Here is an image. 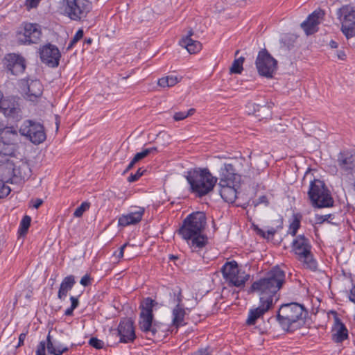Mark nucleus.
Segmentation results:
<instances>
[{"instance_id": "11", "label": "nucleus", "mask_w": 355, "mask_h": 355, "mask_svg": "<svg viewBox=\"0 0 355 355\" xmlns=\"http://www.w3.org/2000/svg\"><path fill=\"white\" fill-rule=\"evenodd\" d=\"M258 73L267 78H271L277 69V61L266 49L259 51L256 61Z\"/></svg>"}, {"instance_id": "39", "label": "nucleus", "mask_w": 355, "mask_h": 355, "mask_svg": "<svg viewBox=\"0 0 355 355\" xmlns=\"http://www.w3.org/2000/svg\"><path fill=\"white\" fill-rule=\"evenodd\" d=\"M196 112L194 108L189 109L187 112H178L173 115V119L176 121L183 120L187 117L193 115Z\"/></svg>"}, {"instance_id": "3", "label": "nucleus", "mask_w": 355, "mask_h": 355, "mask_svg": "<svg viewBox=\"0 0 355 355\" xmlns=\"http://www.w3.org/2000/svg\"><path fill=\"white\" fill-rule=\"evenodd\" d=\"M307 311L304 305L291 302L282 304L277 314V320L286 331H293L304 323Z\"/></svg>"}, {"instance_id": "22", "label": "nucleus", "mask_w": 355, "mask_h": 355, "mask_svg": "<svg viewBox=\"0 0 355 355\" xmlns=\"http://www.w3.org/2000/svg\"><path fill=\"white\" fill-rule=\"evenodd\" d=\"M0 140L8 144H12L17 148L18 133L13 127H4L3 123H0Z\"/></svg>"}, {"instance_id": "56", "label": "nucleus", "mask_w": 355, "mask_h": 355, "mask_svg": "<svg viewBox=\"0 0 355 355\" xmlns=\"http://www.w3.org/2000/svg\"><path fill=\"white\" fill-rule=\"evenodd\" d=\"M137 162L133 158L130 162L129 163V164L128 165V166L126 167V168L125 169V171H123V173H126L127 172H128L130 169H132L133 168V166H135V164L137 163Z\"/></svg>"}, {"instance_id": "29", "label": "nucleus", "mask_w": 355, "mask_h": 355, "mask_svg": "<svg viewBox=\"0 0 355 355\" xmlns=\"http://www.w3.org/2000/svg\"><path fill=\"white\" fill-rule=\"evenodd\" d=\"M335 321L337 330L336 332L333 334L332 339L334 342L340 343L348 338V330L340 319L336 318Z\"/></svg>"}, {"instance_id": "54", "label": "nucleus", "mask_w": 355, "mask_h": 355, "mask_svg": "<svg viewBox=\"0 0 355 355\" xmlns=\"http://www.w3.org/2000/svg\"><path fill=\"white\" fill-rule=\"evenodd\" d=\"M33 207L35 209H38L43 203V200L40 198H36L32 200Z\"/></svg>"}, {"instance_id": "33", "label": "nucleus", "mask_w": 355, "mask_h": 355, "mask_svg": "<svg viewBox=\"0 0 355 355\" xmlns=\"http://www.w3.org/2000/svg\"><path fill=\"white\" fill-rule=\"evenodd\" d=\"M17 148L12 144H8L0 140V155L3 156H14Z\"/></svg>"}, {"instance_id": "62", "label": "nucleus", "mask_w": 355, "mask_h": 355, "mask_svg": "<svg viewBox=\"0 0 355 355\" xmlns=\"http://www.w3.org/2000/svg\"><path fill=\"white\" fill-rule=\"evenodd\" d=\"M329 45L333 49H336L338 47V43L334 40L330 42Z\"/></svg>"}, {"instance_id": "57", "label": "nucleus", "mask_w": 355, "mask_h": 355, "mask_svg": "<svg viewBox=\"0 0 355 355\" xmlns=\"http://www.w3.org/2000/svg\"><path fill=\"white\" fill-rule=\"evenodd\" d=\"M254 230L258 235H259L261 237L265 239V237H266V232L265 231H263L262 229L259 228L258 226L254 227Z\"/></svg>"}, {"instance_id": "8", "label": "nucleus", "mask_w": 355, "mask_h": 355, "mask_svg": "<svg viewBox=\"0 0 355 355\" xmlns=\"http://www.w3.org/2000/svg\"><path fill=\"white\" fill-rule=\"evenodd\" d=\"M31 175V169L26 162H21L19 166L10 160L0 162V180L9 182H12L14 178L25 180Z\"/></svg>"}, {"instance_id": "42", "label": "nucleus", "mask_w": 355, "mask_h": 355, "mask_svg": "<svg viewBox=\"0 0 355 355\" xmlns=\"http://www.w3.org/2000/svg\"><path fill=\"white\" fill-rule=\"evenodd\" d=\"M89 345L96 349H101L105 347L104 342L96 337H92L89 340Z\"/></svg>"}, {"instance_id": "2", "label": "nucleus", "mask_w": 355, "mask_h": 355, "mask_svg": "<svg viewBox=\"0 0 355 355\" xmlns=\"http://www.w3.org/2000/svg\"><path fill=\"white\" fill-rule=\"evenodd\" d=\"M206 220L203 212L192 213L186 217L178 231L184 239L191 241L189 245L193 252L204 248L207 243V237L202 234L207 224Z\"/></svg>"}, {"instance_id": "1", "label": "nucleus", "mask_w": 355, "mask_h": 355, "mask_svg": "<svg viewBox=\"0 0 355 355\" xmlns=\"http://www.w3.org/2000/svg\"><path fill=\"white\" fill-rule=\"evenodd\" d=\"M285 278V272L278 266H275L265 277L252 284L248 293H257L259 295V305L249 310L245 320L248 326L254 325L279 300L278 291L283 286Z\"/></svg>"}, {"instance_id": "51", "label": "nucleus", "mask_w": 355, "mask_h": 355, "mask_svg": "<svg viewBox=\"0 0 355 355\" xmlns=\"http://www.w3.org/2000/svg\"><path fill=\"white\" fill-rule=\"evenodd\" d=\"M70 301L71 302V307L76 309L79 305V300L78 297L71 296Z\"/></svg>"}, {"instance_id": "13", "label": "nucleus", "mask_w": 355, "mask_h": 355, "mask_svg": "<svg viewBox=\"0 0 355 355\" xmlns=\"http://www.w3.org/2000/svg\"><path fill=\"white\" fill-rule=\"evenodd\" d=\"M19 132L34 144H40L46 138L43 125L32 120H26L21 125Z\"/></svg>"}, {"instance_id": "9", "label": "nucleus", "mask_w": 355, "mask_h": 355, "mask_svg": "<svg viewBox=\"0 0 355 355\" xmlns=\"http://www.w3.org/2000/svg\"><path fill=\"white\" fill-rule=\"evenodd\" d=\"M62 9L65 16L73 21H81L92 9L89 0H62Z\"/></svg>"}, {"instance_id": "27", "label": "nucleus", "mask_w": 355, "mask_h": 355, "mask_svg": "<svg viewBox=\"0 0 355 355\" xmlns=\"http://www.w3.org/2000/svg\"><path fill=\"white\" fill-rule=\"evenodd\" d=\"M46 349L48 353L51 355H62L69 350L67 346L61 344L55 345L51 340L50 332L46 337Z\"/></svg>"}, {"instance_id": "7", "label": "nucleus", "mask_w": 355, "mask_h": 355, "mask_svg": "<svg viewBox=\"0 0 355 355\" xmlns=\"http://www.w3.org/2000/svg\"><path fill=\"white\" fill-rule=\"evenodd\" d=\"M136 339L134 323L130 318L121 320L116 329H111L107 342L110 345L118 343H131Z\"/></svg>"}, {"instance_id": "36", "label": "nucleus", "mask_w": 355, "mask_h": 355, "mask_svg": "<svg viewBox=\"0 0 355 355\" xmlns=\"http://www.w3.org/2000/svg\"><path fill=\"white\" fill-rule=\"evenodd\" d=\"M31 217L28 216V215H25L21 222H20V224H19V229H18V234H19V236H25L27 232H28V230L30 227V225H31Z\"/></svg>"}, {"instance_id": "6", "label": "nucleus", "mask_w": 355, "mask_h": 355, "mask_svg": "<svg viewBox=\"0 0 355 355\" xmlns=\"http://www.w3.org/2000/svg\"><path fill=\"white\" fill-rule=\"evenodd\" d=\"M292 250L298 257V260L303 262L304 266L312 271L318 268L317 261L311 252L310 241L304 234H300L292 242Z\"/></svg>"}, {"instance_id": "59", "label": "nucleus", "mask_w": 355, "mask_h": 355, "mask_svg": "<svg viewBox=\"0 0 355 355\" xmlns=\"http://www.w3.org/2000/svg\"><path fill=\"white\" fill-rule=\"evenodd\" d=\"M338 59L345 60L346 59V54L344 51H338L336 53Z\"/></svg>"}, {"instance_id": "30", "label": "nucleus", "mask_w": 355, "mask_h": 355, "mask_svg": "<svg viewBox=\"0 0 355 355\" xmlns=\"http://www.w3.org/2000/svg\"><path fill=\"white\" fill-rule=\"evenodd\" d=\"M168 331L166 324L154 322L153 326L147 337L150 340L160 339L162 336H165V333Z\"/></svg>"}, {"instance_id": "41", "label": "nucleus", "mask_w": 355, "mask_h": 355, "mask_svg": "<svg viewBox=\"0 0 355 355\" xmlns=\"http://www.w3.org/2000/svg\"><path fill=\"white\" fill-rule=\"evenodd\" d=\"M84 35V32L83 29H79L73 36V37L70 41L68 46L67 50H69L73 47V46L80 40L83 38Z\"/></svg>"}, {"instance_id": "18", "label": "nucleus", "mask_w": 355, "mask_h": 355, "mask_svg": "<svg viewBox=\"0 0 355 355\" xmlns=\"http://www.w3.org/2000/svg\"><path fill=\"white\" fill-rule=\"evenodd\" d=\"M324 16V12L321 10H315L310 14L306 19L301 24V28L306 35H312L318 31V25L320 24V19Z\"/></svg>"}, {"instance_id": "28", "label": "nucleus", "mask_w": 355, "mask_h": 355, "mask_svg": "<svg viewBox=\"0 0 355 355\" xmlns=\"http://www.w3.org/2000/svg\"><path fill=\"white\" fill-rule=\"evenodd\" d=\"M153 315L140 313L139 320V329L146 334V337L153 326Z\"/></svg>"}, {"instance_id": "15", "label": "nucleus", "mask_w": 355, "mask_h": 355, "mask_svg": "<svg viewBox=\"0 0 355 355\" xmlns=\"http://www.w3.org/2000/svg\"><path fill=\"white\" fill-rule=\"evenodd\" d=\"M39 53L42 62L48 67L54 68L59 65L61 53L55 45L48 43L41 46Z\"/></svg>"}, {"instance_id": "47", "label": "nucleus", "mask_w": 355, "mask_h": 355, "mask_svg": "<svg viewBox=\"0 0 355 355\" xmlns=\"http://www.w3.org/2000/svg\"><path fill=\"white\" fill-rule=\"evenodd\" d=\"M42 0H26L25 6L28 10L37 8Z\"/></svg>"}, {"instance_id": "34", "label": "nucleus", "mask_w": 355, "mask_h": 355, "mask_svg": "<svg viewBox=\"0 0 355 355\" xmlns=\"http://www.w3.org/2000/svg\"><path fill=\"white\" fill-rule=\"evenodd\" d=\"M179 82V79L175 76H168L161 78L158 80V85L162 87H170L176 85Z\"/></svg>"}, {"instance_id": "12", "label": "nucleus", "mask_w": 355, "mask_h": 355, "mask_svg": "<svg viewBox=\"0 0 355 355\" xmlns=\"http://www.w3.org/2000/svg\"><path fill=\"white\" fill-rule=\"evenodd\" d=\"M42 35L41 27L36 23L24 22L17 31V42L22 45L38 44Z\"/></svg>"}, {"instance_id": "55", "label": "nucleus", "mask_w": 355, "mask_h": 355, "mask_svg": "<svg viewBox=\"0 0 355 355\" xmlns=\"http://www.w3.org/2000/svg\"><path fill=\"white\" fill-rule=\"evenodd\" d=\"M129 245V243H124L122 246H121V248H119V254H117V257L119 259L120 258H122L123 257V254H124V249L125 248L126 246Z\"/></svg>"}, {"instance_id": "64", "label": "nucleus", "mask_w": 355, "mask_h": 355, "mask_svg": "<svg viewBox=\"0 0 355 355\" xmlns=\"http://www.w3.org/2000/svg\"><path fill=\"white\" fill-rule=\"evenodd\" d=\"M352 46L355 48V38H354V42H352Z\"/></svg>"}, {"instance_id": "43", "label": "nucleus", "mask_w": 355, "mask_h": 355, "mask_svg": "<svg viewBox=\"0 0 355 355\" xmlns=\"http://www.w3.org/2000/svg\"><path fill=\"white\" fill-rule=\"evenodd\" d=\"M146 171L145 169H143L142 168H139L135 173H131L130 176L128 178V181L129 182H134L137 181L144 174V173Z\"/></svg>"}, {"instance_id": "35", "label": "nucleus", "mask_w": 355, "mask_h": 355, "mask_svg": "<svg viewBox=\"0 0 355 355\" xmlns=\"http://www.w3.org/2000/svg\"><path fill=\"white\" fill-rule=\"evenodd\" d=\"M301 218L302 216L300 214H294L293 216V220L289 225L288 231V233L293 236H296L297 232L300 227Z\"/></svg>"}, {"instance_id": "49", "label": "nucleus", "mask_w": 355, "mask_h": 355, "mask_svg": "<svg viewBox=\"0 0 355 355\" xmlns=\"http://www.w3.org/2000/svg\"><path fill=\"white\" fill-rule=\"evenodd\" d=\"M91 279L89 275L86 274L81 278L80 283L83 286H87L91 284Z\"/></svg>"}, {"instance_id": "40", "label": "nucleus", "mask_w": 355, "mask_h": 355, "mask_svg": "<svg viewBox=\"0 0 355 355\" xmlns=\"http://www.w3.org/2000/svg\"><path fill=\"white\" fill-rule=\"evenodd\" d=\"M89 206L90 205L89 202H83L76 209L73 213V216L76 218L81 217L83 213L89 208Z\"/></svg>"}, {"instance_id": "20", "label": "nucleus", "mask_w": 355, "mask_h": 355, "mask_svg": "<svg viewBox=\"0 0 355 355\" xmlns=\"http://www.w3.org/2000/svg\"><path fill=\"white\" fill-rule=\"evenodd\" d=\"M236 174L234 165L224 164L219 171L218 185H227L235 184Z\"/></svg>"}, {"instance_id": "46", "label": "nucleus", "mask_w": 355, "mask_h": 355, "mask_svg": "<svg viewBox=\"0 0 355 355\" xmlns=\"http://www.w3.org/2000/svg\"><path fill=\"white\" fill-rule=\"evenodd\" d=\"M46 342L40 341L37 347L36 355H46Z\"/></svg>"}, {"instance_id": "24", "label": "nucleus", "mask_w": 355, "mask_h": 355, "mask_svg": "<svg viewBox=\"0 0 355 355\" xmlns=\"http://www.w3.org/2000/svg\"><path fill=\"white\" fill-rule=\"evenodd\" d=\"M75 284L76 280L73 275H70L64 277L62 281L58 290V299L64 300L67 295V293L72 289Z\"/></svg>"}, {"instance_id": "21", "label": "nucleus", "mask_w": 355, "mask_h": 355, "mask_svg": "<svg viewBox=\"0 0 355 355\" xmlns=\"http://www.w3.org/2000/svg\"><path fill=\"white\" fill-rule=\"evenodd\" d=\"M337 161L340 168L348 173L355 169V156L349 152H340Z\"/></svg>"}, {"instance_id": "5", "label": "nucleus", "mask_w": 355, "mask_h": 355, "mask_svg": "<svg viewBox=\"0 0 355 355\" xmlns=\"http://www.w3.org/2000/svg\"><path fill=\"white\" fill-rule=\"evenodd\" d=\"M308 196L311 205L315 208H329L334 205L331 191L325 183L319 179L311 180Z\"/></svg>"}, {"instance_id": "58", "label": "nucleus", "mask_w": 355, "mask_h": 355, "mask_svg": "<svg viewBox=\"0 0 355 355\" xmlns=\"http://www.w3.org/2000/svg\"><path fill=\"white\" fill-rule=\"evenodd\" d=\"M26 337V334H25V333H21L19 335L17 347H20L24 345V342Z\"/></svg>"}, {"instance_id": "52", "label": "nucleus", "mask_w": 355, "mask_h": 355, "mask_svg": "<svg viewBox=\"0 0 355 355\" xmlns=\"http://www.w3.org/2000/svg\"><path fill=\"white\" fill-rule=\"evenodd\" d=\"M272 130L277 132H284L286 130V128L284 125L277 123L276 125H274V126L272 127Z\"/></svg>"}, {"instance_id": "26", "label": "nucleus", "mask_w": 355, "mask_h": 355, "mask_svg": "<svg viewBox=\"0 0 355 355\" xmlns=\"http://www.w3.org/2000/svg\"><path fill=\"white\" fill-rule=\"evenodd\" d=\"M178 304L173 310V324L176 328L186 324V322H184L185 310L180 306L182 300L178 297Z\"/></svg>"}, {"instance_id": "16", "label": "nucleus", "mask_w": 355, "mask_h": 355, "mask_svg": "<svg viewBox=\"0 0 355 355\" xmlns=\"http://www.w3.org/2000/svg\"><path fill=\"white\" fill-rule=\"evenodd\" d=\"M0 111L5 116L18 121L21 118L19 105L13 99H3V94L0 91Z\"/></svg>"}, {"instance_id": "32", "label": "nucleus", "mask_w": 355, "mask_h": 355, "mask_svg": "<svg viewBox=\"0 0 355 355\" xmlns=\"http://www.w3.org/2000/svg\"><path fill=\"white\" fill-rule=\"evenodd\" d=\"M157 304L155 300H152L150 297L145 298L140 304L139 308L141 309L140 313H144L146 314L153 315V308Z\"/></svg>"}, {"instance_id": "23", "label": "nucleus", "mask_w": 355, "mask_h": 355, "mask_svg": "<svg viewBox=\"0 0 355 355\" xmlns=\"http://www.w3.org/2000/svg\"><path fill=\"white\" fill-rule=\"evenodd\" d=\"M193 35L192 30H190L185 37L181 39L179 42L180 44L187 49L190 53H196L202 49V44L200 42L194 40L191 38Z\"/></svg>"}, {"instance_id": "19", "label": "nucleus", "mask_w": 355, "mask_h": 355, "mask_svg": "<svg viewBox=\"0 0 355 355\" xmlns=\"http://www.w3.org/2000/svg\"><path fill=\"white\" fill-rule=\"evenodd\" d=\"M144 212L145 209L144 207H138L135 211L123 214L119 218V226L126 227L139 223L141 220Z\"/></svg>"}, {"instance_id": "61", "label": "nucleus", "mask_w": 355, "mask_h": 355, "mask_svg": "<svg viewBox=\"0 0 355 355\" xmlns=\"http://www.w3.org/2000/svg\"><path fill=\"white\" fill-rule=\"evenodd\" d=\"M75 309H72L71 306L67 308L65 311H64V315H67V316H71V315H73V311Z\"/></svg>"}, {"instance_id": "63", "label": "nucleus", "mask_w": 355, "mask_h": 355, "mask_svg": "<svg viewBox=\"0 0 355 355\" xmlns=\"http://www.w3.org/2000/svg\"><path fill=\"white\" fill-rule=\"evenodd\" d=\"M84 42L85 44H91L92 43V39L89 37V38H85V40H84Z\"/></svg>"}, {"instance_id": "4", "label": "nucleus", "mask_w": 355, "mask_h": 355, "mask_svg": "<svg viewBox=\"0 0 355 355\" xmlns=\"http://www.w3.org/2000/svg\"><path fill=\"white\" fill-rule=\"evenodd\" d=\"M186 179L190 185L191 192L199 198L212 191L218 180L207 168H194L187 171Z\"/></svg>"}, {"instance_id": "25", "label": "nucleus", "mask_w": 355, "mask_h": 355, "mask_svg": "<svg viewBox=\"0 0 355 355\" xmlns=\"http://www.w3.org/2000/svg\"><path fill=\"white\" fill-rule=\"evenodd\" d=\"M219 193L221 198L224 201L228 203L234 202L236 198V190L235 189V184L226 185H219Z\"/></svg>"}, {"instance_id": "31", "label": "nucleus", "mask_w": 355, "mask_h": 355, "mask_svg": "<svg viewBox=\"0 0 355 355\" xmlns=\"http://www.w3.org/2000/svg\"><path fill=\"white\" fill-rule=\"evenodd\" d=\"M42 84L39 80H32L28 85L27 95L28 97L37 98L42 95Z\"/></svg>"}, {"instance_id": "50", "label": "nucleus", "mask_w": 355, "mask_h": 355, "mask_svg": "<svg viewBox=\"0 0 355 355\" xmlns=\"http://www.w3.org/2000/svg\"><path fill=\"white\" fill-rule=\"evenodd\" d=\"M259 204H265V205L268 206L269 205V202L268 198L266 196H261L257 199V202L255 204V206Z\"/></svg>"}, {"instance_id": "45", "label": "nucleus", "mask_w": 355, "mask_h": 355, "mask_svg": "<svg viewBox=\"0 0 355 355\" xmlns=\"http://www.w3.org/2000/svg\"><path fill=\"white\" fill-rule=\"evenodd\" d=\"M11 191L10 188L0 180V198L6 197Z\"/></svg>"}, {"instance_id": "17", "label": "nucleus", "mask_w": 355, "mask_h": 355, "mask_svg": "<svg viewBox=\"0 0 355 355\" xmlns=\"http://www.w3.org/2000/svg\"><path fill=\"white\" fill-rule=\"evenodd\" d=\"M6 69L12 75H18L24 71L26 69L24 58L16 53H9L3 60Z\"/></svg>"}, {"instance_id": "37", "label": "nucleus", "mask_w": 355, "mask_h": 355, "mask_svg": "<svg viewBox=\"0 0 355 355\" xmlns=\"http://www.w3.org/2000/svg\"><path fill=\"white\" fill-rule=\"evenodd\" d=\"M244 60L245 58L242 56L235 59L230 69V73L241 74L243 70Z\"/></svg>"}, {"instance_id": "38", "label": "nucleus", "mask_w": 355, "mask_h": 355, "mask_svg": "<svg viewBox=\"0 0 355 355\" xmlns=\"http://www.w3.org/2000/svg\"><path fill=\"white\" fill-rule=\"evenodd\" d=\"M157 153V148L156 147H151L144 149L142 151L136 153L133 157L137 162L144 159L150 154H155Z\"/></svg>"}, {"instance_id": "44", "label": "nucleus", "mask_w": 355, "mask_h": 355, "mask_svg": "<svg viewBox=\"0 0 355 355\" xmlns=\"http://www.w3.org/2000/svg\"><path fill=\"white\" fill-rule=\"evenodd\" d=\"M315 218L317 224H322L326 221L329 222V219H334V215L331 214L326 215L316 214Z\"/></svg>"}, {"instance_id": "14", "label": "nucleus", "mask_w": 355, "mask_h": 355, "mask_svg": "<svg viewBox=\"0 0 355 355\" xmlns=\"http://www.w3.org/2000/svg\"><path fill=\"white\" fill-rule=\"evenodd\" d=\"M341 21V31L347 40L355 37V10L349 6H343L337 11Z\"/></svg>"}, {"instance_id": "10", "label": "nucleus", "mask_w": 355, "mask_h": 355, "mask_svg": "<svg viewBox=\"0 0 355 355\" xmlns=\"http://www.w3.org/2000/svg\"><path fill=\"white\" fill-rule=\"evenodd\" d=\"M221 272L229 286L238 288L244 286L250 277L245 271L239 269L237 262L234 260L226 262L221 268Z\"/></svg>"}, {"instance_id": "60", "label": "nucleus", "mask_w": 355, "mask_h": 355, "mask_svg": "<svg viewBox=\"0 0 355 355\" xmlns=\"http://www.w3.org/2000/svg\"><path fill=\"white\" fill-rule=\"evenodd\" d=\"M349 300L355 303V284L350 290Z\"/></svg>"}, {"instance_id": "53", "label": "nucleus", "mask_w": 355, "mask_h": 355, "mask_svg": "<svg viewBox=\"0 0 355 355\" xmlns=\"http://www.w3.org/2000/svg\"><path fill=\"white\" fill-rule=\"evenodd\" d=\"M276 233V230L273 227L268 230L267 232H266V237L265 239L269 240L270 239H272L273 236Z\"/></svg>"}, {"instance_id": "48", "label": "nucleus", "mask_w": 355, "mask_h": 355, "mask_svg": "<svg viewBox=\"0 0 355 355\" xmlns=\"http://www.w3.org/2000/svg\"><path fill=\"white\" fill-rule=\"evenodd\" d=\"M190 355H213L212 351L208 348L200 349Z\"/></svg>"}]
</instances>
